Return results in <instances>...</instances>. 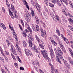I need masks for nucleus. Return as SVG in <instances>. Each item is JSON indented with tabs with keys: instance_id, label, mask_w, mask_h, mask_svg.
I'll list each match as a JSON object with an SVG mask.
<instances>
[{
	"instance_id": "51",
	"label": "nucleus",
	"mask_w": 73,
	"mask_h": 73,
	"mask_svg": "<svg viewBox=\"0 0 73 73\" xmlns=\"http://www.w3.org/2000/svg\"><path fill=\"white\" fill-rule=\"evenodd\" d=\"M0 60H1V61H4V59L2 57H0Z\"/></svg>"
},
{
	"instance_id": "60",
	"label": "nucleus",
	"mask_w": 73,
	"mask_h": 73,
	"mask_svg": "<svg viewBox=\"0 0 73 73\" xmlns=\"http://www.w3.org/2000/svg\"><path fill=\"white\" fill-rule=\"evenodd\" d=\"M63 21L64 22H65L66 23L67 22V21L66 20V19H63Z\"/></svg>"
},
{
	"instance_id": "34",
	"label": "nucleus",
	"mask_w": 73,
	"mask_h": 73,
	"mask_svg": "<svg viewBox=\"0 0 73 73\" xmlns=\"http://www.w3.org/2000/svg\"><path fill=\"white\" fill-rule=\"evenodd\" d=\"M3 47L4 48V50L7 51V46L6 45H4Z\"/></svg>"
},
{
	"instance_id": "53",
	"label": "nucleus",
	"mask_w": 73,
	"mask_h": 73,
	"mask_svg": "<svg viewBox=\"0 0 73 73\" xmlns=\"http://www.w3.org/2000/svg\"><path fill=\"white\" fill-rule=\"evenodd\" d=\"M5 52L6 54H7V55H9V52H8L5 51Z\"/></svg>"
},
{
	"instance_id": "17",
	"label": "nucleus",
	"mask_w": 73,
	"mask_h": 73,
	"mask_svg": "<svg viewBox=\"0 0 73 73\" xmlns=\"http://www.w3.org/2000/svg\"><path fill=\"white\" fill-rule=\"evenodd\" d=\"M35 37L37 41H38V42H40L41 44H42V42L41 41H40V40L39 39L38 37L36 35H35Z\"/></svg>"
},
{
	"instance_id": "8",
	"label": "nucleus",
	"mask_w": 73,
	"mask_h": 73,
	"mask_svg": "<svg viewBox=\"0 0 73 73\" xmlns=\"http://www.w3.org/2000/svg\"><path fill=\"white\" fill-rule=\"evenodd\" d=\"M40 31L41 32V35L43 37L45 36V37H46V32H45V31L44 30L43 31L42 28H41Z\"/></svg>"
},
{
	"instance_id": "15",
	"label": "nucleus",
	"mask_w": 73,
	"mask_h": 73,
	"mask_svg": "<svg viewBox=\"0 0 73 73\" xmlns=\"http://www.w3.org/2000/svg\"><path fill=\"white\" fill-rule=\"evenodd\" d=\"M0 26L1 27H3L4 29L5 30L6 29V27L5 26V25H4V24L2 23H0Z\"/></svg>"
},
{
	"instance_id": "10",
	"label": "nucleus",
	"mask_w": 73,
	"mask_h": 73,
	"mask_svg": "<svg viewBox=\"0 0 73 73\" xmlns=\"http://www.w3.org/2000/svg\"><path fill=\"white\" fill-rule=\"evenodd\" d=\"M62 37V38L64 40L65 42L67 43V44H70V43H69V42L68 41V40L67 39L65 38L64 35L62 34H61L60 35Z\"/></svg>"
},
{
	"instance_id": "20",
	"label": "nucleus",
	"mask_w": 73,
	"mask_h": 73,
	"mask_svg": "<svg viewBox=\"0 0 73 73\" xmlns=\"http://www.w3.org/2000/svg\"><path fill=\"white\" fill-rule=\"evenodd\" d=\"M23 45H24L25 47H27V43L25 40H23Z\"/></svg>"
},
{
	"instance_id": "1",
	"label": "nucleus",
	"mask_w": 73,
	"mask_h": 73,
	"mask_svg": "<svg viewBox=\"0 0 73 73\" xmlns=\"http://www.w3.org/2000/svg\"><path fill=\"white\" fill-rule=\"evenodd\" d=\"M56 48L57 49H56V48L54 49V50L56 54V60L57 62H58L59 63L61 64V62L58 57H59L60 59L62 60V61H64V58L62 56V55H63V52H62L59 47H57Z\"/></svg>"
},
{
	"instance_id": "16",
	"label": "nucleus",
	"mask_w": 73,
	"mask_h": 73,
	"mask_svg": "<svg viewBox=\"0 0 73 73\" xmlns=\"http://www.w3.org/2000/svg\"><path fill=\"white\" fill-rule=\"evenodd\" d=\"M23 1V2H24L25 6H26V7L28 9H29V6H28V4H27V2L25 1V0H22Z\"/></svg>"
},
{
	"instance_id": "14",
	"label": "nucleus",
	"mask_w": 73,
	"mask_h": 73,
	"mask_svg": "<svg viewBox=\"0 0 73 73\" xmlns=\"http://www.w3.org/2000/svg\"><path fill=\"white\" fill-rule=\"evenodd\" d=\"M50 39L51 42H52V43L54 45H55V46H56V45H57V43L56 42L53 40V38H51Z\"/></svg>"
},
{
	"instance_id": "58",
	"label": "nucleus",
	"mask_w": 73,
	"mask_h": 73,
	"mask_svg": "<svg viewBox=\"0 0 73 73\" xmlns=\"http://www.w3.org/2000/svg\"><path fill=\"white\" fill-rule=\"evenodd\" d=\"M68 35L71 37H72V34L71 33L69 34Z\"/></svg>"
},
{
	"instance_id": "21",
	"label": "nucleus",
	"mask_w": 73,
	"mask_h": 73,
	"mask_svg": "<svg viewBox=\"0 0 73 73\" xmlns=\"http://www.w3.org/2000/svg\"><path fill=\"white\" fill-rule=\"evenodd\" d=\"M49 65H50V66L51 67V70L52 71H53L54 72V67H53V65H52V64H51L50 63H49Z\"/></svg>"
},
{
	"instance_id": "31",
	"label": "nucleus",
	"mask_w": 73,
	"mask_h": 73,
	"mask_svg": "<svg viewBox=\"0 0 73 73\" xmlns=\"http://www.w3.org/2000/svg\"><path fill=\"white\" fill-rule=\"evenodd\" d=\"M6 5H7V6H8V7L9 8L10 5H9V3H8V0H6Z\"/></svg>"
},
{
	"instance_id": "30",
	"label": "nucleus",
	"mask_w": 73,
	"mask_h": 73,
	"mask_svg": "<svg viewBox=\"0 0 73 73\" xmlns=\"http://www.w3.org/2000/svg\"><path fill=\"white\" fill-rule=\"evenodd\" d=\"M62 1L64 3H65V4L67 5H68V3H67V1H67V0H62Z\"/></svg>"
},
{
	"instance_id": "24",
	"label": "nucleus",
	"mask_w": 73,
	"mask_h": 73,
	"mask_svg": "<svg viewBox=\"0 0 73 73\" xmlns=\"http://www.w3.org/2000/svg\"><path fill=\"white\" fill-rule=\"evenodd\" d=\"M57 4H58L59 6H61V3H60V2L58 0H55Z\"/></svg>"
},
{
	"instance_id": "43",
	"label": "nucleus",
	"mask_w": 73,
	"mask_h": 73,
	"mask_svg": "<svg viewBox=\"0 0 73 73\" xmlns=\"http://www.w3.org/2000/svg\"><path fill=\"white\" fill-rule=\"evenodd\" d=\"M31 15L32 16H34L35 15V13L33 10H31Z\"/></svg>"
},
{
	"instance_id": "47",
	"label": "nucleus",
	"mask_w": 73,
	"mask_h": 73,
	"mask_svg": "<svg viewBox=\"0 0 73 73\" xmlns=\"http://www.w3.org/2000/svg\"><path fill=\"white\" fill-rule=\"evenodd\" d=\"M67 32L68 35H69V34H70V33H71V32L70 31V30H67Z\"/></svg>"
},
{
	"instance_id": "19",
	"label": "nucleus",
	"mask_w": 73,
	"mask_h": 73,
	"mask_svg": "<svg viewBox=\"0 0 73 73\" xmlns=\"http://www.w3.org/2000/svg\"><path fill=\"white\" fill-rule=\"evenodd\" d=\"M34 50L36 53H38V48H37V47L35 46H34Z\"/></svg>"
},
{
	"instance_id": "54",
	"label": "nucleus",
	"mask_w": 73,
	"mask_h": 73,
	"mask_svg": "<svg viewBox=\"0 0 73 73\" xmlns=\"http://www.w3.org/2000/svg\"><path fill=\"white\" fill-rule=\"evenodd\" d=\"M36 64L35 65H36V66H39V65H40V64H39V63H38V62H36Z\"/></svg>"
},
{
	"instance_id": "12",
	"label": "nucleus",
	"mask_w": 73,
	"mask_h": 73,
	"mask_svg": "<svg viewBox=\"0 0 73 73\" xmlns=\"http://www.w3.org/2000/svg\"><path fill=\"white\" fill-rule=\"evenodd\" d=\"M28 37L29 39L30 40H31V41H33L34 40V38H33V36L31 34H28Z\"/></svg>"
},
{
	"instance_id": "37",
	"label": "nucleus",
	"mask_w": 73,
	"mask_h": 73,
	"mask_svg": "<svg viewBox=\"0 0 73 73\" xmlns=\"http://www.w3.org/2000/svg\"><path fill=\"white\" fill-rule=\"evenodd\" d=\"M49 5L50 7H52V8H53L54 7V5L51 3H50L49 4Z\"/></svg>"
},
{
	"instance_id": "25",
	"label": "nucleus",
	"mask_w": 73,
	"mask_h": 73,
	"mask_svg": "<svg viewBox=\"0 0 73 73\" xmlns=\"http://www.w3.org/2000/svg\"><path fill=\"white\" fill-rule=\"evenodd\" d=\"M16 46L17 48H18V49H19V46L18 45V44H19V42H18V40H16Z\"/></svg>"
},
{
	"instance_id": "11",
	"label": "nucleus",
	"mask_w": 73,
	"mask_h": 73,
	"mask_svg": "<svg viewBox=\"0 0 73 73\" xmlns=\"http://www.w3.org/2000/svg\"><path fill=\"white\" fill-rule=\"evenodd\" d=\"M11 24H9V28L12 31H13V36H16V33L14 31V30H13V28L11 27Z\"/></svg>"
},
{
	"instance_id": "38",
	"label": "nucleus",
	"mask_w": 73,
	"mask_h": 73,
	"mask_svg": "<svg viewBox=\"0 0 73 73\" xmlns=\"http://www.w3.org/2000/svg\"><path fill=\"white\" fill-rule=\"evenodd\" d=\"M39 45L41 48H42V49H44V46L43 45H42V44H39Z\"/></svg>"
},
{
	"instance_id": "26",
	"label": "nucleus",
	"mask_w": 73,
	"mask_h": 73,
	"mask_svg": "<svg viewBox=\"0 0 73 73\" xmlns=\"http://www.w3.org/2000/svg\"><path fill=\"white\" fill-rule=\"evenodd\" d=\"M36 29L37 31H40V28H39V26L38 25L36 26Z\"/></svg>"
},
{
	"instance_id": "48",
	"label": "nucleus",
	"mask_w": 73,
	"mask_h": 73,
	"mask_svg": "<svg viewBox=\"0 0 73 73\" xmlns=\"http://www.w3.org/2000/svg\"><path fill=\"white\" fill-rule=\"evenodd\" d=\"M51 1L52 3H54V4L56 3V0H52Z\"/></svg>"
},
{
	"instance_id": "36",
	"label": "nucleus",
	"mask_w": 73,
	"mask_h": 73,
	"mask_svg": "<svg viewBox=\"0 0 73 73\" xmlns=\"http://www.w3.org/2000/svg\"><path fill=\"white\" fill-rule=\"evenodd\" d=\"M68 27L70 28V29L73 31V27L71 26L70 25L68 26Z\"/></svg>"
},
{
	"instance_id": "28",
	"label": "nucleus",
	"mask_w": 73,
	"mask_h": 73,
	"mask_svg": "<svg viewBox=\"0 0 73 73\" xmlns=\"http://www.w3.org/2000/svg\"><path fill=\"white\" fill-rule=\"evenodd\" d=\"M22 34L23 37H26V36H27V34H26V33L25 32V31H23Z\"/></svg>"
},
{
	"instance_id": "50",
	"label": "nucleus",
	"mask_w": 73,
	"mask_h": 73,
	"mask_svg": "<svg viewBox=\"0 0 73 73\" xmlns=\"http://www.w3.org/2000/svg\"><path fill=\"white\" fill-rule=\"evenodd\" d=\"M44 1L45 4H46L48 3V0H44Z\"/></svg>"
},
{
	"instance_id": "35",
	"label": "nucleus",
	"mask_w": 73,
	"mask_h": 73,
	"mask_svg": "<svg viewBox=\"0 0 73 73\" xmlns=\"http://www.w3.org/2000/svg\"><path fill=\"white\" fill-rule=\"evenodd\" d=\"M17 61H19L21 63V60L20 59V58L19 57V56H17Z\"/></svg>"
},
{
	"instance_id": "40",
	"label": "nucleus",
	"mask_w": 73,
	"mask_h": 73,
	"mask_svg": "<svg viewBox=\"0 0 73 73\" xmlns=\"http://www.w3.org/2000/svg\"><path fill=\"white\" fill-rule=\"evenodd\" d=\"M9 38L11 42H13V39H12V38L11 37V36H9Z\"/></svg>"
},
{
	"instance_id": "62",
	"label": "nucleus",
	"mask_w": 73,
	"mask_h": 73,
	"mask_svg": "<svg viewBox=\"0 0 73 73\" xmlns=\"http://www.w3.org/2000/svg\"><path fill=\"white\" fill-rule=\"evenodd\" d=\"M2 9L3 10V12L4 13H5V9H4V7H2Z\"/></svg>"
},
{
	"instance_id": "41",
	"label": "nucleus",
	"mask_w": 73,
	"mask_h": 73,
	"mask_svg": "<svg viewBox=\"0 0 73 73\" xmlns=\"http://www.w3.org/2000/svg\"><path fill=\"white\" fill-rule=\"evenodd\" d=\"M21 24H22L23 27H24V22H23V21L22 19L21 20Z\"/></svg>"
},
{
	"instance_id": "39",
	"label": "nucleus",
	"mask_w": 73,
	"mask_h": 73,
	"mask_svg": "<svg viewBox=\"0 0 73 73\" xmlns=\"http://www.w3.org/2000/svg\"><path fill=\"white\" fill-rule=\"evenodd\" d=\"M11 55L13 60H15V61H16V58H15V56H14V55H13V54H11Z\"/></svg>"
},
{
	"instance_id": "33",
	"label": "nucleus",
	"mask_w": 73,
	"mask_h": 73,
	"mask_svg": "<svg viewBox=\"0 0 73 73\" xmlns=\"http://www.w3.org/2000/svg\"><path fill=\"white\" fill-rule=\"evenodd\" d=\"M6 41H7V44L8 46H9V45H10V43L9 42V40H8V39H7Z\"/></svg>"
},
{
	"instance_id": "46",
	"label": "nucleus",
	"mask_w": 73,
	"mask_h": 73,
	"mask_svg": "<svg viewBox=\"0 0 73 73\" xmlns=\"http://www.w3.org/2000/svg\"><path fill=\"white\" fill-rule=\"evenodd\" d=\"M68 15L69 16V17H72V18H73V17L72 16V14H71L70 13H68Z\"/></svg>"
},
{
	"instance_id": "5",
	"label": "nucleus",
	"mask_w": 73,
	"mask_h": 73,
	"mask_svg": "<svg viewBox=\"0 0 73 73\" xmlns=\"http://www.w3.org/2000/svg\"><path fill=\"white\" fill-rule=\"evenodd\" d=\"M48 47L50 50V54L51 57L52 59H53V58H54V54H53V50L52 49V46H51V45H50V46H49V45Z\"/></svg>"
},
{
	"instance_id": "52",
	"label": "nucleus",
	"mask_w": 73,
	"mask_h": 73,
	"mask_svg": "<svg viewBox=\"0 0 73 73\" xmlns=\"http://www.w3.org/2000/svg\"><path fill=\"white\" fill-rule=\"evenodd\" d=\"M19 28H20V29H21V31H23V28H22V27H21V25H19Z\"/></svg>"
},
{
	"instance_id": "4",
	"label": "nucleus",
	"mask_w": 73,
	"mask_h": 73,
	"mask_svg": "<svg viewBox=\"0 0 73 73\" xmlns=\"http://www.w3.org/2000/svg\"><path fill=\"white\" fill-rule=\"evenodd\" d=\"M24 17L27 22H29L30 20H31V17L30 14L28 13L27 14L25 13H24Z\"/></svg>"
},
{
	"instance_id": "63",
	"label": "nucleus",
	"mask_w": 73,
	"mask_h": 73,
	"mask_svg": "<svg viewBox=\"0 0 73 73\" xmlns=\"http://www.w3.org/2000/svg\"><path fill=\"white\" fill-rule=\"evenodd\" d=\"M20 70H24V68L22 67H20Z\"/></svg>"
},
{
	"instance_id": "13",
	"label": "nucleus",
	"mask_w": 73,
	"mask_h": 73,
	"mask_svg": "<svg viewBox=\"0 0 73 73\" xmlns=\"http://www.w3.org/2000/svg\"><path fill=\"white\" fill-rule=\"evenodd\" d=\"M59 45L60 46V48H61L63 52H64V53H66V51L65 50L64 47V46H63L62 43H59Z\"/></svg>"
},
{
	"instance_id": "49",
	"label": "nucleus",
	"mask_w": 73,
	"mask_h": 73,
	"mask_svg": "<svg viewBox=\"0 0 73 73\" xmlns=\"http://www.w3.org/2000/svg\"><path fill=\"white\" fill-rule=\"evenodd\" d=\"M43 15L44 16V17L46 18L47 19V15L45 13H43Z\"/></svg>"
},
{
	"instance_id": "55",
	"label": "nucleus",
	"mask_w": 73,
	"mask_h": 73,
	"mask_svg": "<svg viewBox=\"0 0 73 73\" xmlns=\"http://www.w3.org/2000/svg\"><path fill=\"white\" fill-rule=\"evenodd\" d=\"M68 61H69V62L70 61H71V60H72V59H71V58L70 57H68Z\"/></svg>"
},
{
	"instance_id": "42",
	"label": "nucleus",
	"mask_w": 73,
	"mask_h": 73,
	"mask_svg": "<svg viewBox=\"0 0 73 73\" xmlns=\"http://www.w3.org/2000/svg\"><path fill=\"white\" fill-rule=\"evenodd\" d=\"M25 26L26 27H29V25H28V23L26 22L25 23Z\"/></svg>"
},
{
	"instance_id": "44",
	"label": "nucleus",
	"mask_w": 73,
	"mask_h": 73,
	"mask_svg": "<svg viewBox=\"0 0 73 73\" xmlns=\"http://www.w3.org/2000/svg\"><path fill=\"white\" fill-rule=\"evenodd\" d=\"M69 23L70 24H72L73 23V20L72 19L70 20L69 21Z\"/></svg>"
},
{
	"instance_id": "18",
	"label": "nucleus",
	"mask_w": 73,
	"mask_h": 73,
	"mask_svg": "<svg viewBox=\"0 0 73 73\" xmlns=\"http://www.w3.org/2000/svg\"><path fill=\"white\" fill-rule=\"evenodd\" d=\"M63 61H64L65 64L66 65L68 68H70V66L69 65V64H68L67 63V62L66 60H64Z\"/></svg>"
},
{
	"instance_id": "2",
	"label": "nucleus",
	"mask_w": 73,
	"mask_h": 73,
	"mask_svg": "<svg viewBox=\"0 0 73 73\" xmlns=\"http://www.w3.org/2000/svg\"><path fill=\"white\" fill-rule=\"evenodd\" d=\"M11 8H9V15L11 16L12 19H14V17H15V18H16L17 17V13L16 12H15L14 13V15H13V11H15V9H14V6L13 5H11Z\"/></svg>"
},
{
	"instance_id": "27",
	"label": "nucleus",
	"mask_w": 73,
	"mask_h": 73,
	"mask_svg": "<svg viewBox=\"0 0 73 73\" xmlns=\"http://www.w3.org/2000/svg\"><path fill=\"white\" fill-rule=\"evenodd\" d=\"M56 33L58 35V36L60 35V31L58 29L56 30Z\"/></svg>"
},
{
	"instance_id": "45",
	"label": "nucleus",
	"mask_w": 73,
	"mask_h": 73,
	"mask_svg": "<svg viewBox=\"0 0 73 73\" xmlns=\"http://www.w3.org/2000/svg\"><path fill=\"white\" fill-rule=\"evenodd\" d=\"M14 65L15 67L16 68H18V66L17 65V63H15L14 64Z\"/></svg>"
},
{
	"instance_id": "64",
	"label": "nucleus",
	"mask_w": 73,
	"mask_h": 73,
	"mask_svg": "<svg viewBox=\"0 0 73 73\" xmlns=\"http://www.w3.org/2000/svg\"><path fill=\"white\" fill-rule=\"evenodd\" d=\"M72 65H73V61H72V60H71V61H70L69 62Z\"/></svg>"
},
{
	"instance_id": "9",
	"label": "nucleus",
	"mask_w": 73,
	"mask_h": 73,
	"mask_svg": "<svg viewBox=\"0 0 73 73\" xmlns=\"http://www.w3.org/2000/svg\"><path fill=\"white\" fill-rule=\"evenodd\" d=\"M35 5L38 12H40L41 10V8L40 6L38 5L37 2H35Z\"/></svg>"
},
{
	"instance_id": "59",
	"label": "nucleus",
	"mask_w": 73,
	"mask_h": 73,
	"mask_svg": "<svg viewBox=\"0 0 73 73\" xmlns=\"http://www.w3.org/2000/svg\"><path fill=\"white\" fill-rule=\"evenodd\" d=\"M56 19H58L59 18V16L58 15H56Z\"/></svg>"
},
{
	"instance_id": "56",
	"label": "nucleus",
	"mask_w": 73,
	"mask_h": 73,
	"mask_svg": "<svg viewBox=\"0 0 73 73\" xmlns=\"http://www.w3.org/2000/svg\"><path fill=\"white\" fill-rule=\"evenodd\" d=\"M29 44H32V41H31V40L29 41Z\"/></svg>"
},
{
	"instance_id": "7",
	"label": "nucleus",
	"mask_w": 73,
	"mask_h": 73,
	"mask_svg": "<svg viewBox=\"0 0 73 73\" xmlns=\"http://www.w3.org/2000/svg\"><path fill=\"white\" fill-rule=\"evenodd\" d=\"M10 46H11V52L14 54H15V55H16V52L15 51L16 50L15 49V48L14 46H13L12 44H11Z\"/></svg>"
},
{
	"instance_id": "22",
	"label": "nucleus",
	"mask_w": 73,
	"mask_h": 73,
	"mask_svg": "<svg viewBox=\"0 0 73 73\" xmlns=\"http://www.w3.org/2000/svg\"><path fill=\"white\" fill-rule=\"evenodd\" d=\"M40 22L42 26H43L44 28L46 27V26L45 25V23H44V22L42 21H40Z\"/></svg>"
},
{
	"instance_id": "6",
	"label": "nucleus",
	"mask_w": 73,
	"mask_h": 73,
	"mask_svg": "<svg viewBox=\"0 0 73 73\" xmlns=\"http://www.w3.org/2000/svg\"><path fill=\"white\" fill-rule=\"evenodd\" d=\"M25 53H26V55L27 56H31V57H33V54H32V53L30 50H29V49H27V50L25 49Z\"/></svg>"
},
{
	"instance_id": "29",
	"label": "nucleus",
	"mask_w": 73,
	"mask_h": 73,
	"mask_svg": "<svg viewBox=\"0 0 73 73\" xmlns=\"http://www.w3.org/2000/svg\"><path fill=\"white\" fill-rule=\"evenodd\" d=\"M35 18H36V23H37V24H38V23H39V20H38V17H37L36 16Z\"/></svg>"
},
{
	"instance_id": "61",
	"label": "nucleus",
	"mask_w": 73,
	"mask_h": 73,
	"mask_svg": "<svg viewBox=\"0 0 73 73\" xmlns=\"http://www.w3.org/2000/svg\"><path fill=\"white\" fill-rule=\"evenodd\" d=\"M69 50L70 52V54H71V53H73L72 52V50L70 48H69Z\"/></svg>"
},
{
	"instance_id": "57",
	"label": "nucleus",
	"mask_w": 73,
	"mask_h": 73,
	"mask_svg": "<svg viewBox=\"0 0 73 73\" xmlns=\"http://www.w3.org/2000/svg\"><path fill=\"white\" fill-rule=\"evenodd\" d=\"M69 3L70 4V5H71V4H73V3H72V2L70 1H69Z\"/></svg>"
},
{
	"instance_id": "3",
	"label": "nucleus",
	"mask_w": 73,
	"mask_h": 73,
	"mask_svg": "<svg viewBox=\"0 0 73 73\" xmlns=\"http://www.w3.org/2000/svg\"><path fill=\"white\" fill-rule=\"evenodd\" d=\"M41 53L43 55V56L44 57L45 60H47L50 62V59L49 58L48 56V52L46 50H43L42 51L41 50L40 51Z\"/></svg>"
},
{
	"instance_id": "23",
	"label": "nucleus",
	"mask_w": 73,
	"mask_h": 73,
	"mask_svg": "<svg viewBox=\"0 0 73 73\" xmlns=\"http://www.w3.org/2000/svg\"><path fill=\"white\" fill-rule=\"evenodd\" d=\"M57 4H58L59 6H61V3H60V2L58 0H55Z\"/></svg>"
},
{
	"instance_id": "32",
	"label": "nucleus",
	"mask_w": 73,
	"mask_h": 73,
	"mask_svg": "<svg viewBox=\"0 0 73 73\" xmlns=\"http://www.w3.org/2000/svg\"><path fill=\"white\" fill-rule=\"evenodd\" d=\"M32 27L33 28V31H35V32H36V30L35 29V25H34L32 24Z\"/></svg>"
}]
</instances>
